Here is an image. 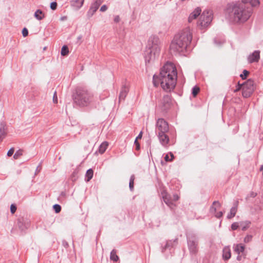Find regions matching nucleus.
<instances>
[{
    "instance_id": "obj_1",
    "label": "nucleus",
    "mask_w": 263,
    "mask_h": 263,
    "mask_svg": "<svg viewBox=\"0 0 263 263\" xmlns=\"http://www.w3.org/2000/svg\"><path fill=\"white\" fill-rule=\"evenodd\" d=\"M177 79V71L175 65L171 62H167L161 68L159 76H153V82L155 87L159 83L163 89L171 91L176 86Z\"/></svg>"
},
{
    "instance_id": "obj_2",
    "label": "nucleus",
    "mask_w": 263,
    "mask_h": 263,
    "mask_svg": "<svg viewBox=\"0 0 263 263\" xmlns=\"http://www.w3.org/2000/svg\"><path fill=\"white\" fill-rule=\"evenodd\" d=\"M250 4L252 7L258 6V0H242L241 3L234 4L232 8L234 22L242 24L249 20L252 13V9L247 6Z\"/></svg>"
},
{
    "instance_id": "obj_3",
    "label": "nucleus",
    "mask_w": 263,
    "mask_h": 263,
    "mask_svg": "<svg viewBox=\"0 0 263 263\" xmlns=\"http://www.w3.org/2000/svg\"><path fill=\"white\" fill-rule=\"evenodd\" d=\"M192 32L190 27H186L176 34L171 44L170 50L173 53L186 51L192 40Z\"/></svg>"
},
{
    "instance_id": "obj_4",
    "label": "nucleus",
    "mask_w": 263,
    "mask_h": 263,
    "mask_svg": "<svg viewBox=\"0 0 263 263\" xmlns=\"http://www.w3.org/2000/svg\"><path fill=\"white\" fill-rule=\"evenodd\" d=\"M161 43L159 38L155 35L150 36L144 52L145 64L147 65L153 63L159 57Z\"/></svg>"
},
{
    "instance_id": "obj_5",
    "label": "nucleus",
    "mask_w": 263,
    "mask_h": 263,
    "mask_svg": "<svg viewBox=\"0 0 263 263\" xmlns=\"http://www.w3.org/2000/svg\"><path fill=\"white\" fill-rule=\"evenodd\" d=\"M74 105L80 107L90 105L95 101L93 93L84 87H78L72 95Z\"/></svg>"
},
{
    "instance_id": "obj_6",
    "label": "nucleus",
    "mask_w": 263,
    "mask_h": 263,
    "mask_svg": "<svg viewBox=\"0 0 263 263\" xmlns=\"http://www.w3.org/2000/svg\"><path fill=\"white\" fill-rule=\"evenodd\" d=\"M212 19V11L211 10H205L200 15L197 22V26L200 29H204L209 26Z\"/></svg>"
},
{
    "instance_id": "obj_7",
    "label": "nucleus",
    "mask_w": 263,
    "mask_h": 263,
    "mask_svg": "<svg viewBox=\"0 0 263 263\" xmlns=\"http://www.w3.org/2000/svg\"><path fill=\"white\" fill-rule=\"evenodd\" d=\"M255 89L254 82L251 79L248 80L242 83V95L244 98H247L253 93Z\"/></svg>"
},
{
    "instance_id": "obj_8",
    "label": "nucleus",
    "mask_w": 263,
    "mask_h": 263,
    "mask_svg": "<svg viewBox=\"0 0 263 263\" xmlns=\"http://www.w3.org/2000/svg\"><path fill=\"white\" fill-rule=\"evenodd\" d=\"M198 239L195 235L187 237V246L191 254H197L198 251Z\"/></svg>"
},
{
    "instance_id": "obj_9",
    "label": "nucleus",
    "mask_w": 263,
    "mask_h": 263,
    "mask_svg": "<svg viewBox=\"0 0 263 263\" xmlns=\"http://www.w3.org/2000/svg\"><path fill=\"white\" fill-rule=\"evenodd\" d=\"M169 130L168 123L163 119L159 118L157 120L156 124V132L157 134L167 133Z\"/></svg>"
},
{
    "instance_id": "obj_10",
    "label": "nucleus",
    "mask_w": 263,
    "mask_h": 263,
    "mask_svg": "<svg viewBox=\"0 0 263 263\" xmlns=\"http://www.w3.org/2000/svg\"><path fill=\"white\" fill-rule=\"evenodd\" d=\"M172 104L171 97L169 95L164 96L162 100L160 107L162 111H166L168 109Z\"/></svg>"
},
{
    "instance_id": "obj_11",
    "label": "nucleus",
    "mask_w": 263,
    "mask_h": 263,
    "mask_svg": "<svg viewBox=\"0 0 263 263\" xmlns=\"http://www.w3.org/2000/svg\"><path fill=\"white\" fill-rule=\"evenodd\" d=\"M102 1L101 0H96L91 5L89 9L87 12V16L88 18H89L93 16L96 11L98 9Z\"/></svg>"
},
{
    "instance_id": "obj_12",
    "label": "nucleus",
    "mask_w": 263,
    "mask_h": 263,
    "mask_svg": "<svg viewBox=\"0 0 263 263\" xmlns=\"http://www.w3.org/2000/svg\"><path fill=\"white\" fill-rule=\"evenodd\" d=\"M162 197L165 203L171 209H173L176 205L172 202L171 196L166 191H163L161 192Z\"/></svg>"
},
{
    "instance_id": "obj_13",
    "label": "nucleus",
    "mask_w": 263,
    "mask_h": 263,
    "mask_svg": "<svg viewBox=\"0 0 263 263\" xmlns=\"http://www.w3.org/2000/svg\"><path fill=\"white\" fill-rule=\"evenodd\" d=\"M220 206V203L218 201H215L213 202V204L210 209V213L215 214V216L217 218L221 217L223 215V213L221 211L216 213V209L217 208H219Z\"/></svg>"
},
{
    "instance_id": "obj_14",
    "label": "nucleus",
    "mask_w": 263,
    "mask_h": 263,
    "mask_svg": "<svg viewBox=\"0 0 263 263\" xmlns=\"http://www.w3.org/2000/svg\"><path fill=\"white\" fill-rule=\"evenodd\" d=\"M30 225V221L24 217H20L17 219V226L21 231L27 229Z\"/></svg>"
},
{
    "instance_id": "obj_15",
    "label": "nucleus",
    "mask_w": 263,
    "mask_h": 263,
    "mask_svg": "<svg viewBox=\"0 0 263 263\" xmlns=\"http://www.w3.org/2000/svg\"><path fill=\"white\" fill-rule=\"evenodd\" d=\"M260 59V51L255 50L252 53L250 54L248 57L249 63L258 62Z\"/></svg>"
},
{
    "instance_id": "obj_16",
    "label": "nucleus",
    "mask_w": 263,
    "mask_h": 263,
    "mask_svg": "<svg viewBox=\"0 0 263 263\" xmlns=\"http://www.w3.org/2000/svg\"><path fill=\"white\" fill-rule=\"evenodd\" d=\"M158 139L160 143L164 146L166 147L168 145L170 139L166 133H162V134H157Z\"/></svg>"
},
{
    "instance_id": "obj_17",
    "label": "nucleus",
    "mask_w": 263,
    "mask_h": 263,
    "mask_svg": "<svg viewBox=\"0 0 263 263\" xmlns=\"http://www.w3.org/2000/svg\"><path fill=\"white\" fill-rule=\"evenodd\" d=\"M128 91L129 88L128 86L125 84L122 86L119 97L120 102L124 100L128 92Z\"/></svg>"
},
{
    "instance_id": "obj_18",
    "label": "nucleus",
    "mask_w": 263,
    "mask_h": 263,
    "mask_svg": "<svg viewBox=\"0 0 263 263\" xmlns=\"http://www.w3.org/2000/svg\"><path fill=\"white\" fill-rule=\"evenodd\" d=\"M201 9L199 7L196 8L193 12H192L189 15L188 18V22L192 23L194 20L197 18V17L200 14Z\"/></svg>"
},
{
    "instance_id": "obj_19",
    "label": "nucleus",
    "mask_w": 263,
    "mask_h": 263,
    "mask_svg": "<svg viewBox=\"0 0 263 263\" xmlns=\"http://www.w3.org/2000/svg\"><path fill=\"white\" fill-rule=\"evenodd\" d=\"M6 124L4 122H0V142L5 138L7 135Z\"/></svg>"
},
{
    "instance_id": "obj_20",
    "label": "nucleus",
    "mask_w": 263,
    "mask_h": 263,
    "mask_svg": "<svg viewBox=\"0 0 263 263\" xmlns=\"http://www.w3.org/2000/svg\"><path fill=\"white\" fill-rule=\"evenodd\" d=\"M238 205V201L236 200L234 203V206L231 209L230 213L227 215V218L228 219H231L235 216L237 212Z\"/></svg>"
},
{
    "instance_id": "obj_21",
    "label": "nucleus",
    "mask_w": 263,
    "mask_h": 263,
    "mask_svg": "<svg viewBox=\"0 0 263 263\" xmlns=\"http://www.w3.org/2000/svg\"><path fill=\"white\" fill-rule=\"evenodd\" d=\"M178 238H175L173 240H168L166 241V244L164 246V248L166 249H171L172 248L175 247L178 245Z\"/></svg>"
},
{
    "instance_id": "obj_22",
    "label": "nucleus",
    "mask_w": 263,
    "mask_h": 263,
    "mask_svg": "<svg viewBox=\"0 0 263 263\" xmlns=\"http://www.w3.org/2000/svg\"><path fill=\"white\" fill-rule=\"evenodd\" d=\"M84 0H72L70 1L72 6L79 9L82 7L84 4Z\"/></svg>"
},
{
    "instance_id": "obj_23",
    "label": "nucleus",
    "mask_w": 263,
    "mask_h": 263,
    "mask_svg": "<svg viewBox=\"0 0 263 263\" xmlns=\"http://www.w3.org/2000/svg\"><path fill=\"white\" fill-rule=\"evenodd\" d=\"M223 258L224 260H228L231 256V250L229 247H224L223 249Z\"/></svg>"
},
{
    "instance_id": "obj_24",
    "label": "nucleus",
    "mask_w": 263,
    "mask_h": 263,
    "mask_svg": "<svg viewBox=\"0 0 263 263\" xmlns=\"http://www.w3.org/2000/svg\"><path fill=\"white\" fill-rule=\"evenodd\" d=\"M108 146V143L107 142L105 141L101 143V144L100 145L99 149L98 150V152L101 154H103L106 149L107 148Z\"/></svg>"
},
{
    "instance_id": "obj_25",
    "label": "nucleus",
    "mask_w": 263,
    "mask_h": 263,
    "mask_svg": "<svg viewBox=\"0 0 263 263\" xmlns=\"http://www.w3.org/2000/svg\"><path fill=\"white\" fill-rule=\"evenodd\" d=\"M34 17L38 20H43L44 17V14L43 11L40 9L37 10L34 13Z\"/></svg>"
},
{
    "instance_id": "obj_26",
    "label": "nucleus",
    "mask_w": 263,
    "mask_h": 263,
    "mask_svg": "<svg viewBox=\"0 0 263 263\" xmlns=\"http://www.w3.org/2000/svg\"><path fill=\"white\" fill-rule=\"evenodd\" d=\"M93 175V170L91 168L88 170L85 174V181L87 182L89 181L92 179Z\"/></svg>"
},
{
    "instance_id": "obj_27",
    "label": "nucleus",
    "mask_w": 263,
    "mask_h": 263,
    "mask_svg": "<svg viewBox=\"0 0 263 263\" xmlns=\"http://www.w3.org/2000/svg\"><path fill=\"white\" fill-rule=\"evenodd\" d=\"M110 259L111 260H112L114 261H117L119 258L118 256L117 255V250L115 249H113L110 254Z\"/></svg>"
},
{
    "instance_id": "obj_28",
    "label": "nucleus",
    "mask_w": 263,
    "mask_h": 263,
    "mask_svg": "<svg viewBox=\"0 0 263 263\" xmlns=\"http://www.w3.org/2000/svg\"><path fill=\"white\" fill-rule=\"evenodd\" d=\"M245 247L242 244H238L234 248V251L238 254L243 252Z\"/></svg>"
},
{
    "instance_id": "obj_29",
    "label": "nucleus",
    "mask_w": 263,
    "mask_h": 263,
    "mask_svg": "<svg viewBox=\"0 0 263 263\" xmlns=\"http://www.w3.org/2000/svg\"><path fill=\"white\" fill-rule=\"evenodd\" d=\"M251 224V221H246L240 222V226L242 227V230L246 231L248 228H249Z\"/></svg>"
},
{
    "instance_id": "obj_30",
    "label": "nucleus",
    "mask_w": 263,
    "mask_h": 263,
    "mask_svg": "<svg viewBox=\"0 0 263 263\" xmlns=\"http://www.w3.org/2000/svg\"><path fill=\"white\" fill-rule=\"evenodd\" d=\"M135 179V177L134 175H132L130 177L129 187V189L131 191H133L134 190Z\"/></svg>"
},
{
    "instance_id": "obj_31",
    "label": "nucleus",
    "mask_w": 263,
    "mask_h": 263,
    "mask_svg": "<svg viewBox=\"0 0 263 263\" xmlns=\"http://www.w3.org/2000/svg\"><path fill=\"white\" fill-rule=\"evenodd\" d=\"M69 53V50L67 46L64 45L61 49V54L63 56L67 55Z\"/></svg>"
},
{
    "instance_id": "obj_32",
    "label": "nucleus",
    "mask_w": 263,
    "mask_h": 263,
    "mask_svg": "<svg viewBox=\"0 0 263 263\" xmlns=\"http://www.w3.org/2000/svg\"><path fill=\"white\" fill-rule=\"evenodd\" d=\"M23 151L22 149H19L13 155L14 159H17L20 158V156L23 155Z\"/></svg>"
},
{
    "instance_id": "obj_33",
    "label": "nucleus",
    "mask_w": 263,
    "mask_h": 263,
    "mask_svg": "<svg viewBox=\"0 0 263 263\" xmlns=\"http://www.w3.org/2000/svg\"><path fill=\"white\" fill-rule=\"evenodd\" d=\"M199 90H200V89L197 86H194L193 88H192V95L194 97H196L197 96V95L198 93V92H199Z\"/></svg>"
},
{
    "instance_id": "obj_34",
    "label": "nucleus",
    "mask_w": 263,
    "mask_h": 263,
    "mask_svg": "<svg viewBox=\"0 0 263 263\" xmlns=\"http://www.w3.org/2000/svg\"><path fill=\"white\" fill-rule=\"evenodd\" d=\"M249 72L247 70H243L242 73L240 75V77L242 80H245L247 78V77L249 74Z\"/></svg>"
},
{
    "instance_id": "obj_35",
    "label": "nucleus",
    "mask_w": 263,
    "mask_h": 263,
    "mask_svg": "<svg viewBox=\"0 0 263 263\" xmlns=\"http://www.w3.org/2000/svg\"><path fill=\"white\" fill-rule=\"evenodd\" d=\"M53 208L56 213H59L61 210V207L59 204H55L53 205Z\"/></svg>"
},
{
    "instance_id": "obj_36",
    "label": "nucleus",
    "mask_w": 263,
    "mask_h": 263,
    "mask_svg": "<svg viewBox=\"0 0 263 263\" xmlns=\"http://www.w3.org/2000/svg\"><path fill=\"white\" fill-rule=\"evenodd\" d=\"M170 154L171 158H170L168 154H167L165 156L164 160L166 161H171L173 159V158H174L173 154L172 153H170Z\"/></svg>"
},
{
    "instance_id": "obj_37",
    "label": "nucleus",
    "mask_w": 263,
    "mask_h": 263,
    "mask_svg": "<svg viewBox=\"0 0 263 263\" xmlns=\"http://www.w3.org/2000/svg\"><path fill=\"white\" fill-rule=\"evenodd\" d=\"M241 89H242V84H240V82H238L237 85L236 86V88L234 90V92H236Z\"/></svg>"
},
{
    "instance_id": "obj_38",
    "label": "nucleus",
    "mask_w": 263,
    "mask_h": 263,
    "mask_svg": "<svg viewBox=\"0 0 263 263\" xmlns=\"http://www.w3.org/2000/svg\"><path fill=\"white\" fill-rule=\"evenodd\" d=\"M252 236L251 235H247L244 238V241L246 243L249 242L252 240Z\"/></svg>"
},
{
    "instance_id": "obj_39",
    "label": "nucleus",
    "mask_w": 263,
    "mask_h": 263,
    "mask_svg": "<svg viewBox=\"0 0 263 263\" xmlns=\"http://www.w3.org/2000/svg\"><path fill=\"white\" fill-rule=\"evenodd\" d=\"M16 206L15 204H12L10 206V211L12 214H14L16 211Z\"/></svg>"
},
{
    "instance_id": "obj_40",
    "label": "nucleus",
    "mask_w": 263,
    "mask_h": 263,
    "mask_svg": "<svg viewBox=\"0 0 263 263\" xmlns=\"http://www.w3.org/2000/svg\"><path fill=\"white\" fill-rule=\"evenodd\" d=\"M239 227V224L238 222H234L231 225V229L233 230H236Z\"/></svg>"
},
{
    "instance_id": "obj_41",
    "label": "nucleus",
    "mask_w": 263,
    "mask_h": 263,
    "mask_svg": "<svg viewBox=\"0 0 263 263\" xmlns=\"http://www.w3.org/2000/svg\"><path fill=\"white\" fill-rule=\"evenodd\" d=\"M57 7V3L55 2H53L50 4V8L52 10H55Z\"/></svg>"
},
{
    "instance_id": "obj_42",
    "label": "nucleus",
    "mask_w": 263,
    "mask_h": 263,
    "mask_svg": "<svg viewBox=\"0 0 263 263\" xmlns=\"http://www.w3.org/2000/svg\"><path fill=\"white\" fill-rule=\"evenodd\" d=\"M22 34L24 37H26L28 34V31L26 28H24L22 30Z\"/></svg>"
},
{
    "instance_id": "obj_43",
    "label": "nucleus",
    "mask_w": 263,
    "mask_h": 263,
    "mask_svg": "<svg viewBox=\"0 0 263 263\" xmlns=\"http://www.w3.org/2000/svg\"><path fill=\"white\" fill-rule=\"evenodd\" d=\"M53 102L54 103H58V97H57V92L56 91H55L54 92V94H53Z\"/></svg>"
},
{
    "instance_id": "obj_44",
    "label": "nucleus",
    "mask_w": 263,
    "mask_h": 263,
    "mask_svg": "<svg viewBox=\"0 0 263 263\" xmlns=\"http://www.w3.org/2000/svg\"><path fill=\"white\" fill-rule=\"evenodd\" d=\"M14 148H11L8 152L7 153V156H9V157H10L11 156L13 153H14Z\"/></svg>"
},
{
    "instance_id": "obj_45",
    "label": "nucleus",
    "mask_w": 263,
    "mask_h": 263,
    "mask_svg": "<svg viewBox=\"0 0 263 263\" xmlns=\"http://www.w3.org/2000/svg\"><path fill=\"white\" fill-rule=\"evenodd\" d=\"M180 197L177 194H174L173 195V200L176 201L179 199Z\"/></svg>"
},
{
    "instance_id": "obj_46",
    "label": "nucleus",
    "mask_w": 263,
    "mask_h": 263,
    "mask_svg": "<svg viewBox=\"0 0 263 263\" xmlns=\"http://www.w3.org/2000/svg\"><path fill=\"white\" fill-rule=\"evenodd\" d=\"M107 9V7L105 5H103L101 8H100V11H102V12H104Z\"/></svg>"
},
{
    "instance_id": "obj_47",
    "label": "nucleus",
    "mask_w": 263,
    "mask_h": 263,
    "mask_svg": "<svg viewBox=\"0 0 263 263\" xmlns=\"http://www.w3.org/2000/svg\"><path fill=\"white\" fill-rule=\"evenodd\" d=\"M134 143L136 145V149L137 150H138L140 149V144L139 143V142H138V141L137 140V139H136L135 140V142H134Z\"/></svg>"
},
{
    "instance_id": "obj_48",
    "label": "nucleus",
    "mask_w": 263,
    "mask_h": 263,
    "mask_svg": "<svg viewBox=\"0 0 263 263\" xmlns=\"http://www.w3.org/2000/svg\"><path fill=\"white\" fill-rule=\"evenodd\" d=\"M120 21V17L119 15H116L114 18V22L118 23Z\"/></svg>"
},
{
    "instance_id": "obj_49",
    "label": "nucleus",
    "mask_w": 263,
    "mask_h": 263,
    "mask_svg": "<svg viewBox=\"0 0 263 263\" xmlns=\"http://www.w3.org/2000/svg\"><path fill=\"white\" fill-rule=\"evenodd\" d=\"M257 195V193H255V192H252L251 193H250V196L253 197V198H254Z\"/></svg>"
},
{
    "instance_id": "obj_50",
    "label": "nucleus",
    "mask_w": 263,
    "mask_h": 263,
    "mask_svg": "<svg viewBox=\"0 0 263 263\" xmlns=\"http://www.w3.org/2000/svg\"><path fill=\"white\" fill-rule=\"evenodd\" d=\"M142 132H141L138 135V136L137 137L136 139L137 140H138V139H141L142 138Z\"/></svg>"
},
{
    "instance_id": "obj_51",
    "label": "nucleus",
    "mask_w": 263,
    "mask_h": 263,
    "mask_svg": "<svg viewBox=\"0 0 263 263\" xmlns=\"http://www.w3.org/2000/svg\"><path fill=\"white\" fill-rule=\"evenodd\" d=\"M63 246H64L65 247H66V248H67V247H68V243H67L66 241H63Z\"/></svg>"
},
{
    "instance_id": "obj_52",
    "label": "nucleus",
    "mask_w": 263,
    "mask_h": 263,
    "mask_svg": "<svg viewBox=\"0 0 263 263\" xmlns=\"http://www.w3.org/2000/svg\"><path fill=\"white\" fill-rule=\"evenodd\" d=\"M41 169V167L40 165H39L36 169V173L39 172L40 171Z\"/></svg>"
},
{
    "instance_id": "obj_53",
    "label": "nucleus",
    "mask_w": 263,
    "mask_h": 263,
    "mask_svg": "<svg viewBox=\"0 0 263 263\" xmlns=\"http://www.w3.org/2000/svg\"><path fill=\"white\" fill-rule=\"evenodd\" d=\"M237 260H241V255H240V254H238V256H237Z\"/></svg>"
},
{
    "instance_id": "obj_54",
    "label": "nucleus",
    "mask_w": 263,
    "mask_h": 263,
    "mask_svg": "<svg viewBox=\"0 0 263 263\" xmlns=\"http://www.w3.org/2000/svg\"><path fill=\"white\" fill-rule=\"evenodd\" d=\"M260 171H262V175H263V165H262L260 167Z\"/></svg>"
}]
</instances>
